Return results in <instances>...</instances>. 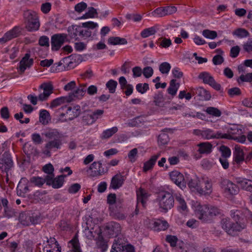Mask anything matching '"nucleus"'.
Masks as SVG:
<instances>
[{"label": "nucleus", "mask_w": 252, "mask_h": 252, "mask_svg": "<svg viewBox=\"0 0 252 252\" xmlns=\"http://www.w3.org/2000/svg\"><path fill=\"white\" fill-rule=\"evenodd\" d=\"M24 19L25 28L29 32H34L38 30L40 27L39 17L36 12L27 10L24 12Z\"/></svg>", "instance_id": "1"}, {"label": "nucleus", "mask_w": 252, "mask_h": 252, "mask_svg": "<svg viewBox=\"0 0 252 252\" xmlns=\"http://www.w3.org/2000/svg\"><path fill=\"white\" fill-rule=\"evenodd\" d=\"M222 139L233 140L241 143H244L246 141V137L242 134V129L238 128H222Z\"/></svg>", "instance_id": "2"}, {"label": "nucleus", "mask_w": 252, "mask_h": 252, "mask_svg": "<svg viewBox=\"0 0 252 252\" xmlns=\"http://www.w3.org/2000/svg\"><path fill=\"white\" fill-rule=\"evenodd\" d=\"M157 201L159 207L164 212H166L174 205V199L173 195L168 191H161L158 194Z\"/></svg>", "instance_id": "3"}, {"label": "nucleus", "mask_w": 252, "mask_h": 252, "mask_svg": "<svg viewBox=\"0 0 252 252\" xmlns=\"http://www.w3.org/2000/svg\"><path fill=\"white\" fill-rule=\"evenodd\" d=\"M220 185L224 193L228 197L236 195L239 191L238 186L227 179H221Z\"/></svg>", "instance_id": "4"}, {"label": "nucleus", "mask_w": 252, "mask_h": 252, "mask_svg": "<svg viewBox=\"0 0 252 252\" xmlns=\"http://www.w3.org/2000/svg\"><path fill=\"white\" fill-rule=\"evenodd\" d=\"M222 228L229 235H234L236 232L240 231L245 228L238 222L231 221L229 219H223L221 221Z\"/></svg>", "instance_id": "5"}, {"label": "nucleus", "mask_w": 252, "mask_h": 252, "mask_svg": "<svg viewBox=\"0 0 252 252\" xmlns=\"http://www.w3.org/2000/svg\"><path fill=\"white\" fill-rule=\"evenodd\" d=\"M14 166L11 156L8 153L5 152L0 158V169L6 173V181H8V172Z\"/></svg>", "instance_id": "6"}, {"label": "nucleus", "mask_w": 252, "mask_h": 252, "mask_svg": "<svg viewBox=\"0 0 252 252\" xmlns=\"http://www.w3.org/2000/svg\"><path fill=\"white\" fill-rule=\"evenodd\" d=\"M98 27V24L92 21L83 23L80 26V38L86 39L92 35L91 30Z\"/></svg>", "instance_id": "7"}, {"label": "nucleus", "mask_w": 252, "mask_h": 252, "mask_svg": "<svg viewBox=\"0 0 252 252\" xmlns=\"http://www.w3.org/2000/svg\"><path fill=\"white\" fill-rule=\"evenodd\" d=\"M110 252H134V248L131 245H125L119 239L115 240Z\"/></svg>", "instance_id": "8"}, {"label": "nucleus", "mask_w": 252, "mask_h": 252, "mask_svg": "<svg viewBox=\"0 0 252 252\" xmlns=\"http://www.w3.org/2000/svg\"><path fill=\"white\" fill-rule=\"evenodd\" d=\"M62 144V141L60 139H55L50 140L45 144L42 153L47 157H50L51 152L61 149Z\"/></svg>", "instance_id": "9"}, {"label": "nucleus", "mask_w": 252, "mask_h": 252, "mask_svg": "<svg viewBox=\"0 0 252 252\" xmlns=\"http://www.w3.org/2000/svg\"><path fill=\"white\" fill-rule=\"evenodd\" d=\"M67 38V35L65 33L55 34L51 37L52 49L58 51L65 42Z\"/></svg>", "instance_id": "10"}, {"label": "nucleus", "mask_w": 252, "mask_h": 252, "mask_svg": "<svg viewBox=\"0 0 252 252\" xmlns=\"http://www.w3.org/2000/svg\"><path fill=\"white\" fill-rule=\"evenodd\" d=\"M104 231L109 237H114L120 234L121 227L119 223L112 221L106 225Z\"/></svg>", "instance_id": "11"}, {"label": "nucleus", "mask_w": 252, "mask_h": 252, "mask_svg": "<svg viewBox=\"0 0 252 252\" xmlns=\"http://www.w3.org/2000/svg\"><path fill=\"white\" fill-rule=\"evenodd\" d=\"M108 169L104 170L102 167L100 161H94L89 166L87 171H90V175L92 177H97L102 175L107 172Z\"/></svg>", "instance_id": "12"}, {"label": "nucleus", "mask_w": 252, "mask_h": 252, "mask_svg": "<svg viewBox=\"0 0 252 252\" xmlns=\"http://www.w3.org/2000/svg\"><path fill=\"white\" fill-rule=\"evenodd\" d=\"M198 78L202 80L204 83L209 85L217 91H219L221 89L220 85L217 83L213 76L207 72L200 73L198 75Z\"/></svg>", "instance_id": "13"}, {"label": "nucleus", "mask_w": 252, "mask_h": 252, "mask_svg": "<svg viewBox=\"0 0 252 252\" xmlns=\"http://www.w3.org/2000/svg\"><path fill=\"white\" fill-rule=\"evenodd\" d=\"M39 89H42L43 92L38 96V100L41 101L46 100L53 92V86L51 83H44L39 86Z\"/></svg>", "instance_id": "14"}, {"label": "nucleus", "mask_w": 252, "mask_h": 252, "mask_svg": "<svg viewBox=\"0 0 252 252\" xmlns=\"http://www.w3.org/2000/svg\"><path fill=\"white\" fill-rule=\"evenodd\" d=\"M169 175L171 180L177 186L180 188L186 187V176L184 177L180 172L174 170L171 172Z\"/></svg>", "instance_id": "15"}, {"label": "nucleus", "mask_w": 252, "mask_h": 252, "mask_svg": "<svg viewBox=\"0 0 252 252\" xmlns=\"http://www.w3.org/2000/svg\"><path fill=\"white\" fill-rule=\"evenodd\" d=\"M149 196V194L148 192L142 188L139 189L137 191V207L134 211L135 215L138 214L139 210L138 209V206L140 203L141 204L143 208L145 207L146 202Z\"/></svg>", "instance_id": "16"}, {"label": "nucleus", "mask_w": 252, "mask_h": 252, "mask_svg": "<svg viewBox=\"0 0 252 252\" xmlns=\"http://www.w3.org/2000/svg\"><path fill=\"white\" fill-rule=\"evenodd\" d=\"M83 233L86 238L92 240H94L100 233H102V230L99 226L96 225L91 228L86 227Z\"/></svg>", "instance_id": "17"}, {"label": "nucleus", "mask_w": 252, "mask_h": 252, "mask_svg": "<svg viewBox=\"0 0 252 252\" xmlns=\"http://www.w3.org/2000/svg\"><path fill=\"white\" fill-rule=\"evenodd\" d=\"M208 210V206L198 205L196 207L195 214L199 220L203 221H207L210 220Z\"/></svg>", "instance_id": "18"}, {"label": "nucleus", "mask_w": 252, "mask_h": 252, "mask_svg": "<svg viewBox=\"0 0 252 252\" xmlns=\"http://www.w3.org/2000/svg\"><path fill=\"white\" fill-rule=\"evenodd\" d=\"M202 132V137L204 139L209 140L212 139H222L221 130L215 132L210 128H204Z\"/></svg>", "instance_id": "19"}, {"label": "nucleus", "mask_w": 252, "mask_h": 252, "mask_svg": "<svg viewBox=\"0 0 252 252\" xmlns=\"http://www.w3.org/2000/svg\"><path fill=\"white\" fill-rule=\"evenodd\" d=\"M33 63V60L30 58V55L28 53L26 54L19 63L18 68L21 73H23L27 68H30L32 65Z\"/></svg>", "instance_id": "20"}, {"label": "nucleus", "mask_w": 252, "mask_h": 252, "mask_svg": "<svg viewBox=\"0 0 252 252\" xmlns=\"http://www.w3.org/2000/svg\"><path fill=\"white\" fill-rule=\"evenodd\" d=\"M86 92V85H80L74 91L68 94V96L71 99L70 102L74 101L76 98L81 99L84 95Z\"/></svg>", "instance_id": "21"}, {"label": "nucleus", "mask_w": 252, "mask_h": 252, "mask_svg": "<svg viewBox=\"0 0 252 252\" xmlns=\"http://www.w3.org/2000/svg\"><path fill=\"white\" fill-rule=\"evenodd\" d=\"M191 91L193 95L196 94L200 97V100H208L211 97V94L202 87L191 88Z\"/></svg>", "instance_id": "22"}, {"label": "nucleus", "mask_w": 252, "mask_h": 252, "mask_svg": "<svg viewBox=\"0 0 252 252\" xmlns=\"http://www.w3.org/2000/svg\"><path fill=\"white\" fill-rule=\"evenodd\" d=\"M126 177L121 174H117L111 179L110 188L116 189H119L124 184Z\"/></svg>", "instance_id": "23"}, {"label": "nucleus", "mask_w": 252, "mask_h": 252, "mask_svg": "<svg viewBox=\"0 0 252 252\" xmlns=\"http://www.w3.org/2000/svg\"><path fill=\"white\" fill-rule=\"evenodd\" d=\"M96 248L101 252H105L108 249L107 241L105 240L102 233H100L95 239Z\"/></svg>", "instance_id": "24"}, {"label": "nucleus", "mask_w": 252, "mask_h": 252, "mask_svg": "<svg viewBox=\"0 0 252 252\" xmlns=\"http://www.w3.org/2000/svg\"><path fill=\"white\" fill-rule=\"evenodd\" d=\"M20 34L19 29L17 27H15L11 30L6 32L3 36L0 38V42H6L13 38L17 37Z\"/></svg>", "instance_id": "25"}, {"label": "nucleus", "mask_w": 252, "mask_h": 252, "mask_svg": "<svg viewBox=\"0 0 252 252\" xmlns=\"http://www.w3.org/2000/svg\"><path fill=\"white\" fill-rule=\"evenodd\" d=\"M186 181L190 189H195L198 191L199 189V180L196 176L190 177L189 174H186Z\"/></svg>", "instance_id": "26"}, {"label": "nucleus", "mask_w": 252, "mask_h": 252, "mask_svg": "<svg viewBox=\"0 0 252 252\" xmlns=\"http://www.w3.org/2000/svg\"><path fill=\"white\" fill-rule=\"evenodd\" d=\"M236 180L237 183L241 186L242 189L247 191H252V180L240 177L237 178Z\"/></svg>", "instance_id": "27"}, {"label": "nucleus", "mask_w": 252, "mask_h": 252, "mask_svg": "<svg viewBox=\"0 0 252 252\" xmlns=\"http://www.w3.org/2000/svg\"><path fill=\"white\" fill-rule=\"evenodd\" d=\"M68 35L70 38L75 40L80 38V26L72 25L68 28Z\"/></svg>", "instance_id": "28"}, {"label": "nucleus", "mask_w": 252, "mask_h": 252, "mask_svg": "<svg viewBox=\"0 0 252 252\" xmlns=\"http://www.w3.org/2000/svg\"><path fill=\"white\" fill-rule=\"evenodd\" d=\"M234 160L238 164H240L245 160L244 152L238 145L235 146L233 152Z\"/></svg>", "instance_id": "29"}, {"label": "nucleus", "mask_w": 252, "mask_h": 252, "mask_svg": "<svg viewBox=\"0 0 252 252\" xmlns=\"http://www.w3.org/2000/svg\"><path fill=\"white\" fill-rule=\"evenodd\" d=\"M45 240H44L43 242V245L44 246H47L48 248L56 249V252H61V248L59 246V245L55 238L50 237L49 239L47 237H45Z\"/></svg>", "instance_id": "30"}, {"label": "nucleus", "mask_w": 252, "mask_h": 252, "mask_svg": "<svg viewBox=\"0 0 252 252\" xmlns=\"http://www.w3.org/2000/svg\"><path fill=\"white\" fill-rule=\"evenodd\" d=\"M160 156V153L155 155L152 156L149 160L145 162L144 163V166L143 167V171L146 172L147 171L152 169L157 159Z\"/></svg>", "instance_id": "31"}, {"label": "nucleus", "mask_w": 252, "mask_h": 252, "mask_svg": "<svg viewBox=\"0 0 252 252\" xmlns=\"http://www.w3.org/2000/svg\"><path fill=\"white\" fill-rule=\"evenodd\" d=\"M70 100L68 95L58 97L51 102L50 107L53 108L65 103H70Z\"/></svg>", "instance_id": "32"}, {"label": "nucleus", "mask_w": 252, "mask_h": 252, "mask_svg": "<svg viewBox=\"0 0 252 252\" xmlns=\"http://www.w3.org/2000/svg\"><path fill=\"white\" fill-rule=\"evenodd\" d=\"M50 121L51 116L49 112L45 109L41 110L39 112V122L43 125H46Z\"/></svg>", "instance_id": "33"}, {"label": "nucleus", "mask_w": 252, "mask_h": 252, "mask_svg": "<svg viewBox=\"0 0 252 252\" xmlns=\"http://www.w3.org/2000/svg\"><path fill=\"white\" fill-rule=\"evenodd\" d=\"M198 192L201 194H209L212 192V184L210 180L207 179L204 181V187H199Z\"/></svg>", "instance_id": "34"}, {"label": "nucleus", "mask_w": 252, "mask_h": 252, "mask_svg": "<svg viewBox=\"0 0 252 252\" xmlns=\"http://www.w3.org/2000/svg\"><path fill=\"white\" fill-rule=\"evenodd\" d=\"M80 106L78 105L74 106L73 108H72L71 107L67 108L66 114L69 116V120H72L74 118L79 115L80 113Z\"/></svg>", "instance_id": "35"}, {"label": "nucleus", "mask_w": 252, "mask_h": 252, "mask_svg": "<svg viewBox=\"0 0 252 252\" xmlns=\"http://www.w3.org/2000/svg\"><path fill=\"white\" fill-rule=\"evenodd\" d=\"M198 151L201 154H210L212 152V145L209 142H203L198 145Z\"/></svg>", "instance_id": "36"}, {"label": "nucleus", "mask_w": 252, "mask_h": 252, "mask_svg": "<svg viewBox=\"0 0 252 252\" xmlns=\"http://www.w3.org/2000/svg\"><path fill=\"white\" fill-rule=\"evenodd\" d=\"M179 87L180 83H177L176 80L172 79L170 82L169 87L167 90L168 93L172 96H175Z\"/></svg>", "instance_id": "37"}, {"label": "nucleus", "mask_w": 252, "mask_h": 252, "mask_svg": "<svg viewBox=\"0 0 252 252\" xmlns=\"http://www.w3.org/2000/svg\"><path fill=\"white\" fill-rule=\"evenodd\" d=\"M28 182V181L26 178H22L21 179L17 187L18 192L20 191V194L26 193L29 191Z\"/></svg>", "instance_id": "38"}, {"label": "nucleus", "mask_w": 252, "mask_h": 252, "mask_svg": "<svg viewBox=\"0 0 252 252\" xmlns=\"http://www.w3.org/2000/svg\"><path fill=\"white\" fill-rule=\"evenodd\" d=\"M19 220L20 223L24 226H28L33 223L32 217L26 213H21L19 215Z\"/></svg>", "instance_id": "39"}, {"label": "nucleus", "mask_w": 252, "mask_h": 252, "mask_svg": "<svg viewBox=\"0 0 252 252\" xmlns=\"http://www.w3.org/2000/svg\"><path fill=\"white\" fill-rule=\"evenodd\" d=\"M127 42L126 38L120 37H110L108 39V43L112 45H124L127 44Z\"/></svg>", "instance_id": "40"}, {"label": "nucleus", "mask_w": 252, "mask_h": 252, "mask_svg": "<svg viewBox=\"0 0 252 252\" xmlns=\"http://www.w3.org/2000/svg\"><path fill=\"white\" fill-rule=\"evenodd\" d=\"M168 226L169 225L167 221L158 220L154 222L153 228L156 231H163L167 229Z\"/></svg>", "instance_id": "41"}, {"label": "nucleus", "mask_w": 252, "mask_h": 252, "mask_svg": "<svg viewBox=\"0 0 252 252\" xmlns=\"http://www.w3.org/2000/svg\"><path fill=\"white\" fill-rule=\"evenodd\" d=\"M118 130V128L117 126H114L110 128L106 129L102 132L100 136V138L102 139H108L116 133Z\"/></svg>", "instance_id": "42"}, {"label": "nucleus", "mask_w": 252, "mask_h": 252, "mask_svg": "<svg viewBox=\"0 0 252 252\" xmlns=\"http://www.w3.org/2000/svg\"><path fill=\"white\" fill-rule=\"evenodd\" d=\"M233 35L240 38H244L250 36L249 32L244 28H237L232 32Z\"/></svg>", "instance_id": "43"}, {"label": "nucleus", "mask_w": 252, "mask_h": 252, "mask_svg": "<svg viewBox=\"0 0 252 252\" xmlns=\"http://www.w3.org/2000/svg\"><path fill=\"white\" fill-rule=\"evenodd\" d=\"M175 199L178 204V207L179 210L185 211L187 209V206L184 198L180 194H176Z\"/></svg>", "instance_id": "44"}, {"label": "nucleus", "mask_w": 252, "mask_h": 252, "mask_svg": "<svg viewBox=\"0 0 252 252\" xmlns=\"http://www.w3.org/2000/svg\"><path fill=\"white\" fill-rule=\"evenodd\" d=\"M154 102L155 105L158 107H164V99L162 94L160 93L155 94L154 96Z\"/></svg>", "instance_id": "45"}, {"label": "nucleus", "mask_w": 252, "mask_h": 252, "mask_svg": "<svg viewBox=\"0 0 252 252\" xmlns=\"http://www.w3.org/2000/svg\"><path fill=\"white\" fill-rule=\"evenodd\" d=\"M97 12L96 9L93 7L88 8V10L87 12L83 15L79 19H84L87 18H93L96 17Z\"/></svg>", "instance_id": "46"}, {"label": "nucleus", "mask_w": 252, "mask_h": 252, "mask_svg": "<svg viewBox=\"0 0 252 252\" xmlns=\"http://www.w3.org/2000/svg\"><path fill=\"white\" fill-rule=\"evenodd\" d=\"M65 175H60L56 178H54L53 183L51 186L55 189L60 188L62 186L64 181V178Z\"/></svg>", "instance_id": "47"}, {"label": "nucleus", "mask_w": 252, "mask_h": 252, "mask_svg": "<svg viewBox=\"0 0 252 252\" xmlns=\"http://www.w3.org/2000/svg\"><path fill=\"white\" fill-rule=\"evenodd\" d=\"M169 140L168 135L165 133H161L158 136V142L159 146L166 145L168 143Z\"/></svg>", "instance_id": "48"}, {"label": "nucleus", "mask_w": 252, "mask_h": 252, "mask_svg": "<svg viewBox=\"0 0 252 252\" xmlns=\"http://www.w3.org/2000/svg\"><path fill=\"white\" fill-rule=\"evenodd\" d=\"M157 32L156 29L155 27L144 29L141 32V36L143 38H146L151 35H154Z\"/></svg>", "instance_id": "49"}, {"label": "nucleus", "mask_w": 252, "mask_h": 252, "mask_svg": "<svg viewBox=\"0 0 252 252\" xmlns=\"http://www.w3.org/2000/svg\"><path fill=\"white\" fill-rule=\"evenodd\" d=\"M43 134L48 139L54 138L55 139L56 138H58L60 136V133L56 129H49L45 132Z\"/></svg>", "instance_id": "50"}, {"label": "nucleus", "mask_w": 252, "mask_h": 252, "mask_svg": "<svg viewBox=\"0 0 252 252\" xmlns=\"http://www.w3.org/2000/svg\"><path fill=\"white\" fill-rule=\"evenodd\" d=\"M88 112L89 113H85L83 116L82 122L85 125H90L94 123L95 121L90 111Z\"/></svg>", "instance_id": "51"}, {"label": "nucleus", "mask_w": 252, "mask_h": 252, "mask_svg": "<svg viewBox=\"0 0 252 252\" xmlns=\"http://www.w3.org/2000/svg\"><path fill=\"white\" fill-rule=\"evenodd\" d=\"M30 181L34 186L38 187H41L45 183V180H43V178L39 177H32L30 178Z\"/></svg>", "instance_id": "52"}, {"label": "nucleus", "mask_w": 252, "mask_h": 252, "mask_svg": "<svg viewBox=\"0 0 252 252\" xmlns=\"http://www.w3.org/2000/svg\"><path fill=\"white\" fill-rule=\"evenodd\" d=\"M206 112L207 114L216 117L220 116L221 114V112L219 109L213 107H208Z\"/></svg>", "instance_id": "53"}, {"label": "nucleus", "mask_w": 252, "mask_h": 252, "mask_svg": "<svg viewBox=\"0 0 252 252\" xmlns=\"http://www.w3.org/2000/svg\"><path fill=\"white\" fill-rule=\"evenodd\" d=\"M220 151L221 152V156L220 158H227L231 154L230 149L227 146L222 145L220 147Z\"/></svg>", "instance_id": "54"}, {"label": "nucleus", "mask_w": 252, "mask_h": 252, "mask_svg": "<svg viewBox=\"0 0 252 252\" xmlns=\"http://www.w3.org/2000/svg\"><path fill=\"white\" fill-rule=\"evenodd\" d=\"M117 85L116 81L111 79L107 82L106 86L108 89L109 93L113 94L115 92Z\"/></svg>", "instance_id": "55"}, {"label": "nucleus", "mask_w": 252, "mask_h": 252, "mask_svg": "<svg viewBox=\"0 0 252 252\" xmlns=\"http://www.w3.org/2000/svg\"><path fill=\"white\" fill-rule=\"evenodd\" d=\"M202 35L206 38L214 39L217 36L216 31L205 30L202 31Z\"/></svg>", "instance_id": "56"}, {"label": "nucleus", "mask_w": 252, "mask_h": 252, "mask_svg": "<svg viewBox=\"0 0 252 252\" xmlns=\"http://www.w3.org/2000/svg\"><path fill=\"white\" fill-rule=\"evenodd\" d=\"M207 211L208 212L209 218H210V220L212 217L220 214V210L217 207L214 206L208 207V210Z\"/></svg>", "instance_id": "57"}, {"label": "nucleus", "mask_w": 252, "mask_h": 252, "mask_svg": "<svg viewBox=\"0 0 252 252\" xmlns=\"http://www.w3.org/2000/svg\"><path fill=\"white\" fill-rule=\"evenodd\" d=\"M252 81V72L249 73L246 75H241L237 79V82L239 84L241 82H251Z\"/></svg>", "instance_id": "58"}, {"label": "nucleus", "mask_w": 252, "mask_h": 252, "mask_svg": "<svg viewBox=\"0 0 252 252\" xmlns=\"http://www.w3.org/2000/svg\"><path fill=\"white\" fill-rule=\"evenodd\" d=\"M171 68L170 64L164 62L161 63L159 66V71L162 74H167L169 72Z\"/></svg>", "instance_id": "59"}, {"label": "nucleus", "mask_w": 252, "mask_h": 252, "mask_svg": "<svg viewBox=\"0 0 252 252\" xmlns=\"http://www.w3.org/2000/svg\"><path fill=\"white\" fill-rule=\"evenodd\" d=\"M136 89L139 93L143 94L149 89V84L146 83L144 84L139 83L136 85Z\"/></svg>", "instance_id": "60"}, {"label": "nucleus", "mask_w": 252, "mask_h": 252, "mask_svg": "<svg viewBox=\"0 0 252 252\" xmlns=\"http://www.w3.org/2000/svg\"><path fill=\"white\" fill-rule=\"evenodd\" d=\"M3 216L4 217L9 219L15 216V212L10 207L6 208L4 209Z\"/></svg>", "instance_id": "61"}, {"label": "nucleus", "mask_w": 252, "mask_h": 252, "mask_svg": "<svg viewBox=\"0 0 252 252\" xmlns=\"http://www.w3.org/2000/svg\"><path fill=\"white\" fill-rule=\"evenodd\" d=\"M159 40L161 41L159 43V46L162 48H167L172 44L171 40L169 38L161 37Z\"/></svg>", "instance_id": "62"}, {"label": "nucleus", "mask_w": 252, "mask_h": 252, "mask_svg": "<svg viewBox=\"0 0 252 252\" xmlns=\"http://www.w3.org/2000/svg\"><path fill=\"white\" fill-rule=\"evenodd\" d=\"M138 150L136 148H134L130 150L128 154V158L131 162H134L136 160Z\"/></svg>", "instance_id": "63"}, {"label": "nucleus", "mask_w": 252, "mask_h": 252, "mask_svg": "<svg viewBox=\"0 0 252 252\" xmlns=\"http://www.w3.org/2000/svg\"><path fill=\"white\" fill-rule=\"evenodd\" d=\"M244 50L247 53L252 52V39L251 38L245 42L243 45Z\"/></svg>", "instance_id": "64"}]
</instances>
